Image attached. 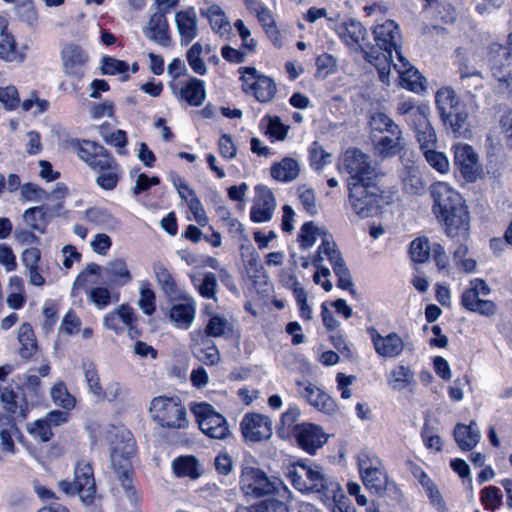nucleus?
Instances as JSON below:
<instances>
[{"label":"nucleus","mask_w":512,"mask_h":512,"mask_svg":"<svg viewBox=\"0 0 512 512\" xmlns=\"http://www.w3.org/2000/svg\"><path fill=\"white\" fill-rule=\"evenodd\" d=\"M423 155L428 164L439 173H447L450 168L449 160L444 153L429 148L423 151Z\"/></svg>","instance_id":"50"},{"label":"nucleus","mask_w":512,"mask_h":512,"mask_svg":"<svg viewBox=\"0 0 512 512\" xmlns=\"http://www.w3.org/2000/svg\"><path fill=\"white\" fill-rule=\"evenodd\" d=\"M18 340L20 356L25 359L31 358L37 350V342L30 324L24 323L19 327Z\"/></svg>","instance_id":"43"},{"label":"nucleus","mask_w":512,"mask_h":512,"mask_svg":"<svg viewBox=\"0 0 512 512\" xmlns=\"http://www.w3.org/2000/svg\"><path fill=\"white\" fill-rule=\"evenodd\" d=\"M180 100L191 106H200L206 99V91L202 80L192 78L188 80L179 91Z\"/></svg>","instance_id":"37"},{"label":"nucleus","mask_w":512,"mask_h":512,"mask_svg":"<svg viewBox=\"0 0 512 512\" xmlns=\"http://www.w3.org/2000/svg\"><path fill=\"white\" fill-rule=\"evenodd\" d=\"M58 487L68 495L78 494L86 504L92 503L96 486L91 464L84 460L78 461L74 470V480L72 482L62 480L58 483Z\"/></svg>","instance_id":"10"},{"label":"nucleus","mask_w":512,"mask_h":512,"mask_svg":"<svg viewBox=\"0 0 512 512\" xmlns=\"http://www.w3.org/2000/svg\"><path fill=\"white\" fill-rule=\"evenodd\" d=\"M230 228L229 231L231 234H239V246L240 250H243L246 246L247 250V259L246 263H244L246 269L248 272L255 269L258 265V254L255 252V249L253 248L251 242L249 239L242 235L243 234V226L241 223H239L237 220H231L229 223Z\"/></svg>","instance_id":"40"},{"label":"nucleus","mask_w":512,"mask_h":512,"mask_svg":"<svg viewBox=\"0 0 512 512\" xmlns=\"http://www.w3.org/2000/svg\"><path fill=\"white\" fill-rule=\"evenodd\" d=\"M297 392L309 405L326 414L337 410L335 401L324 390L309 381L297 380Z\"/></svg>","instance_id":"19"},{"label":"nucleus","mask_w":512,"mask_h":512,"mask_svg":"<svg viewBox=\"0 0 512 512\" xmlns=\"http://www.w3.org/2000/svg\"><path fill=\"white\" fill-rule=\"evenodd\" d=\"M196 304L193 298L183 296L174 303L169 312V318L174 325L181 329H188L195 320Z\"/></svg>","instance_id":"27"},{"label":"nucleus","mask_w":512,"mask_h":512,"mask_svg":"<svg viewBox=\"0 0 512 512\" xmlns=\"http://www.w3.org/2000/svg\"><path fill=\"white\" fill-rule=\"evenodd\" d=\"M454 162L467 181H474L479 172V158L474 149L459 143L453 146Z\"/></svg>","instance_id":"22"},{"label":"nucleus","mask_w":512,"mask_h":512,"mask_svg":"<svg viewBox=\"0 0 512 512\" xmlns=\"http://www.w3.org/2000/svg\"><path fill=\"white\" fill-rule=\"evenodd\" d=\"M4 423L5 425L0 429V449L3 453L14 454L16 448L13 437L16 436L19 431L11 420Z\"/></svg>","instance_id":"47"},{"label":"nucleus","mask_w":512,"mask_h":512,"mask_svg":"<svg viewBox=\"0 0 512 512\" xmlns=\"http://www.w3.org/2000/svg\"><path fill=\"white\" fill-rule=\"evenodd\" d=\"M238 72L243 90L252 91L259 102L267 103L275 97L277 86L272 78L260 74L254 67H240Z\"/></svg>","instance_id":"12"},{"label":"nucleus","mask_w":512,"mask_h":512,"mask_svg":"<svg viewBox=\"0 0 512 512\" xmlns=\"http://www.w3.org/2000/svg\"><path fill=\"white\" fill-rule=\"evenodd\" d=\"M318 239L321 240V245L313 259L314 266H320V263L324 260V256L329 258V253L325 249L326 243L328 242L330 244L335 242L324 227L315 225L313 222H307L302 225L298 235V240L302 249L311 248Z\"/></svg>","instance_id":"16"},{"label":"nucleus","mask_w":512,"mask_h":512,"mask_svg":"<svg viewBox=\"0 0 512 512\" xmlns=\"http://www.w3.org/2000/svg\"><path fill=\"white\" fill-rule=\"evenodd\" d=\"M173 472L177 477H189L192 480L202 475V469L194 456H180L172 462Z\"/></svg>","instance_id":"38"},{"label":"nucleus","mask_w":512,"mask_h":512,"mask_svg":"<svg viewBox=\"0 0 512 512\" xmlns=\"http://www.w3.org/2000/svg\"><path fill=\"white\" fill-rule=\"evenodd\" d=\"M60 56L63 71L67 76L76 79L84 76L89 54L81 45L74 42L65 43L61 48Z\"/></svg>","instance_id":"17"},{"label":"nucleus","mask_w":512,"mask_h":512,"mask_svg":"<svg viewBox=\"0 0 512 512\" xmlns=\"http://www.w3.org/2000/svg\"><path fill=\"white\" fill-rule=\"evenodd\" d=\"M432 247L429 241L425 237H419L414 239L409 248L411 259L417 263H424L431 255Z\"/></svg>","instance_id":"46"},{"label":"nucleus","mask_w":512,"mask_h":512,"mask_svg":"<svg viewBox=\"0 0 512 512\" xmlns=\"http://www.w3.org/2000/svg\"><path fill=\"white\" fill-rule=\"evenodd\" d=\"M190 410L195 415L200 429L210 438H224V417L208 403H191Z\"/></svg>","instance_id":"15"},{"label":"nucleus","mask_w":512,"mask_h":512,"mask_svg":"<svg viewBox=\"0 0 512 512\" xmlns=\"http://www.w3.org/2000/svg\"><path fill=\"white\" fill-rule=\"evenodd\" d=\"M16 56L15 39L6 27L0 33V58L6 61H13L16 59Z\"/></svg>","instance_id":"51"},{"label":"nucleus","mask_w":512,"mask_h":512,"mask_svg":"<svg viewBox=\"0 0 512 512\" xmlns=\"http://www.w3.org/2000/svg\"><path fill=\"white\" fill-rule=\"evenodd\" d=\"M0 103L7 110H13L20 104L17 89L14 86L0 88Z\"/></svg>","instance_id":"64"},{"label":"nucleus","mask_w":512,"mask_h":512,"mask_svg":"<svg viewBox=\"0 0 512 512\" xmlns=\"http://www.w3.org/2000/svg\"><path fill=\"white\" fill-rule=\"evenodd\" d=\"M139 308L147 315H152L155 311V294L148 287L142 285L140 288V298L138 300Z\"/></svg>","instance_id":"61"},{"label":"nucleus","mask_w":512,"mask_h":512,"mask_svg":"<svg viewBox=\"0 0 512 512\" xmlns=\"http://www.w3.org/2000/svg\"><path fill=\"white\" fill-rule=\"evenodd\" d=\"M203 52L202 45L197 42L191 46V48L187 51V61L191 69L199 75H204L206 73V65L201 58Z\"/></svg>","instance_id":"53"},{"label":"nucleus","mask_w":512,"mask_h":512,"mask_svg":"<svg viewBox=\"0 0 512 512\" xmlns=\"http://www.w3.org/2000/svg\"><path fill=\"white\" fill-rule=\"evenodd\" d=\"M336 32L341 40L351 49L355 51L361 50L364 53L367 52L365 50L367 30L359 21L351 19L340 23L336 28Z\"/></svg>","instance_id":"25"},{"label":"nucleus","mask_w":512,"mask_h":512,"mask_svg":"<svg viewBox=\"0 0 512 512\" xmlns=\"http://www.w3.org/2000/svg\"><path fill=\"white\" fill-rule=\"evenodd\" d=\"M271 176L281 182H290L296 179L300 173V167L293 158H283L280 162L275 163L271 169Z\"/></svg>","instance_id":"39"},{"label":"nucleus","mask_w":512,"mask_h":512,"mask_svg":"<svg viewBox=\"0 0 512 512\" xmlns=\"http://www.w3.org/2000/svg\"><path fill=\"white\" fill-rule=\"evenodd\" d=\"M257 19L269 38L277 45L279 42V31L272 12L267 8L265 11L260 12Z\"/></svg>","instance_id":"54"},{"label":"nucleus","mask_w":512,"mask_h":512,"mask_svg":"<svg viewBox=\"0 0 512 512\" xmlns=\"http://www.w3.org/2000/svg\"><path fill=\"white\" fill-rule=\"evenodd\" d=\"M362 481L367 489L375 494H382L388 485V476L383 463L378 458L364 455L358 460Z\"/></svg>","instance_id":"13"},{"label":"nucleus","mask_w":512,"mask_h":512,"mask_svg":"<svg viewBox=\"0 0 512 512\" xmlns=\"http://www.w3.org/2000/svg\"><path fill=\"white\" fill-rule=\"evenodd\" d=\"M0 399L8 412L16 414L22 419L27 417L29 411L28 404L23 399L18 401V396L12 389L8 387L2 388L0 390Z\"/></svg>","instance_id":"41"},{"label":"nucleus","mask_w":512,"mask_h":512,"mask_svg":"<svg viewBox=\"0 0 512 512\" xmlns=\"http://www.w3.org/2000/svg\"><path fill=\"white\" fill-rule=\"evenodd\" d=\"M22 197L31 202H44L50 200L49 192L34 183H25L21 186Z\"/></svg>","instance_id":"55"},{"label":"nucleus","mask_w":512,"mask_h":512,"mask_svg":"<svg viewBox=\"0 0 512 512\" xmlns=\"http://www.w3.org/2000/svg\"><path fill=\"white\" fill-rule=\"evenodd\" d=\"M322 498L331 512H356L338 482L330 483L326 487L325 495Z\"/></svg>","instance_id":"33"},{"label":"nucleus","mask_w":512,"mask_h":512,"mask_svg":"<svg viewBox=\"0 0 512 512\" xmlns=\"http://www.w3.org/2000/svg\"><path fill=\"white\" fill-rule=\"evenodd\" d=\"M134 443L128 439L121 445H116L111 453V461L116 469L122 487L129 492L132 490L131 457L134 454Z\"/></svg>","instance_id":"18"},{"label":"nucleus","mask_w":512,"mask_h":512,"mask_svg":"<svg viewBox=\"0 0 512 512\" xmlns=\"http://www.w3.org/2000/svg\"><path fill=\"white\" fill-rule=\"evenodd\" d=\"M293 437L298 445L310 454L315 453L328 440V435L320 426L308 422L300 423Z\"/></svg>","instance_id":"21"},{"label":"nucleus","mask_w":512,"mask_h":512,"mask_svg":"<svg viewBox=\"0 0 512 512\" xmlns=\"http://www.w3.org/2000/svg\"><path fill=\"white\" fill-rule=\"evenodd\" d=\"M293 486L301 492H316L325 495L326 487L336 483L327 477L322 468L315 464L298 463L289 471Z\"/></svg>","instance_id":"8"},{"label":"nucleus","mask_w":512,"mask_h":512,"mask_svg":"<svg viewBox=\"0 0 512 512\" xmlns=\"http://www.w3.org/2000/svg\"><path fill=\"white\" fill-rule=\"evenodd\" d=\"M436 105L446 125L453 133H460L468 119V113L455 91L451 88H441L436 93Z\"/></svg>","instance_id":"9"},{"label":"nucleus","mask_w":512,"mask_h":512,"mask_svg":"<svg viewBox=\"0 0 512 512\" xmlns=\"http://www.w3.org/2000/svg\"><path fill=\"white\" fill-rule=\"evenodd\" d=\"M454 438L461 450L469 451L479 443L481 433L475 421H471L469 425L458 423L454 428Z\"/></svg>","instance_id":"35"},{"label":"nucleus","mask_w":512,"mask_h":512,"mask_svg":"<svg viewBox=\"0 0 512 512\" xmlns=\"http://www.w3.org/2000/svg\"><path fill=\"white\" fill-rule=\"evenodd\" d=\"M375 153L382 158H390L398 154L403 148L402 131L392 134L370 135Z\"/></svg>","instance_id":"29"},{"label":"nucleus","mask_w":512,"mask_h":512,"mask_svg":"<svg viewBox=\"0 0 512 512\" xmlns=\"http://www.w3.org/2000/svg\"><path fill=\"white\" fill-rule=\"evenodd\" d=\"M240 427L244 438L252 442L268 440L273 435L270 418L258 413L246 414Z\"/></svg>","instance_id":"20"},{"label":"nucleus","mask_w":512,"mask_h":512,"mask_svg":"<svg viewBox=\"0 0 512 512\" xmlns=\"http://www.w3.org/2000/svg\"><path fill=\"white\" fill-rule=\"evenodd\" d=\"M191 349L194 356L206 365H214L220 361V353L212 341L204 338L201 330L190 333Z\"/></svg>","instance_id":"26"},{"label":"nucleus","mask_w":512,"mask_h":512,"mask_svg":"<svg viewBox=\"0 0 512 512\" xmlns=\"http://www.w3.org/2000/svg\"><path fill=\"white\" fill-rule=\"evenodd\" d=\"M69 147L90 168L98 171L96 183L104 190H113L120 177V167L111 154L100 144L72 139Z\"/></svg>","instance_id":"2"},{"label":"nucleus","mask_w":512,"mask_h":512,"mask_svg":"<svg viewBox=\"0 0 512 512\" xmlns=\"http://www.w3.org/2000/svg\"><path fill=\"white\" fill-rule=\"evenodd\" d=\"M129 395V390L118 382H111L103 390V395L98 396L100 399H107L109 402L115 400H123Z\"/></svg>","instance_id":"63"},{"label":"nucleus","mask_w":512,"mask_h":512,"mask_svg":"<svg viewBox=\"0 0 512 512\" xmlns=\"http://www.w3.org/2000/svg\"><path fill=\"white\" fill-rule=\"evenodd\" d=\"M301 416V410L297 405H290L281 415L277 426V434L282 439H289L296 434L300 423H297Z\"/></svg>","instance_id":"36"},{"label":"nucleus","mask_w":512,"mask_h":512,"mask_svg":"<svg viewBox=\"0 0 512 512\" xmlns=\"http://www.w3.org/2000/svg\"><path fill=\"white\" fill-rule=\"evenodd\" d=\"M387 384L394 391L410 390L416 386L414 372L409 366L396 365L387 376Z\"/></svg>","instance_id":"34"},{"label":"nucleus","mask_w":512,"mask_h":512,"mask_svg":"<svg viewBox=\"0 0 512 512\" xmlns=\"http://www.w3.org/2000/svg\"><path fill=\"white\" fill-rule=\"evenodd\" d=\"M339 169L349 175L347 186L353 183L373 182L378 177L370 156L356 148L345 151L340 160Z\"/></svg>","instance_id":"6"},{"label":"nucleus","mask_w":512,"mask_h":512,"mask_svg":"<svg viewBox=\"0 0 512 512\" xmlns=\"http://www.w3.org/2000/svg\"><path fill=\"white\" fill-rule=\"evenodd\" d=\"M143 33L147 38L163 47H168L171 44L169 25L164 13L152 14L147 25L143 28Z\"/></svg>","instance_id":"30"},{"label":"nucleus","mask_w":512,"mask_h":512,"mask_svg":"<svg viewBox=\"0 0 512 512\" xmlns=\"http://www.w3.org/2000/svg\"><path fill=\"white\" fill-rule=\"evenodd\" d=\"M366 331L371 338L374 352L380 358L397 359L407 348L406 341L397 332L382 335L374 327H368Z\"/></svg>","instance_id":"14"},{"label":"nucleus","mask_w":512,"mask_h":512,"mask_svg":"<svg viewBox=\"0 0 512 512\" xmlns=\"http://www.w3.org/2000/svg\"><path fill=\"white\" fill-rule=\"evenodd\" d=\"M455 266L462 272L473 273L476 270V261L468 257V247L466 245H460L453 255Z\"/></svg>","instance_id":"49"},{"label":"nucleus","mask_w":512,"mask_h":512,"mask_svg":"<svg viewBox=\"0 0 512 512\" xmlns=\"http://www.w3.org/2000/svg\"><path fill=\"white\" fill-rule=\"evenodd\" d=\"M481 501L487 509L494 511L502 502L500 490L495 486L485 487L481 491Z\"/></svg>","instance_id":"59"},{"label":"nucleus","mask_w":512,"mask_h":512,"mask_svg":"<svg viewBox=\"0 0 512 512\" xmlns=\"http://www.w3.org/2000/svg\"><path fill=\"white\" fill-rule=\"evenodd\" d=\"M153 271L164 293L173 295L176 292V283L166 267L162 263L157 262L153 265Z\"/></svg>","instance_id":"48"},{"label":"nucleus","mask_w":512,"mask_h":512,"mask_svg":"<svg viewBox=\"0 0 512 512\" xmlns=\"http://www.w3.org/2000/svg\"><path fill=\"white\" fill-rule=\"evenodd\" d=\"M51 397L56 405L61 406L65 410H72L75 407L76 400L68 392L64 383L55 384L51 389Z\"/></svg>","instance_id":"45"},{"label":"nucleus","mask_w":512,"mask_h":512,"mask_svg":"<svg viewBox=\"0 0 512 512\" xmlns=\"http://www.w3.org/2000/svg\"><path fill=\"white\" fill-rule=\"evenodd\" d=\"M105 274L111 283L122 286L131 281L132 276L123 259H115L104 267Z\"/></svg>","instance_id":"42"},{"label":"nucleus","mask_w":512,"mask_h":512,"mask_svg":"<svg viewBox=\"0 0 512 512\" xmlns=\"http://www.w3.org/2000/svg\"><path fill=\"white\" fill-rule=\"evenodd\" d=\"M84 377L89 387V391L94 394L97 398L103 395V389L100 384L99 375L95 366L91 363L84 364Z\"/></svg>","instance_id":"57"},{"label":"nucleus","mask_w":512,"mask_h":512,"mask_svg":"<svg viewBox=\"0 0 512 512\" xmlns=\"http://www.w3.org/2000/svg\"><path fill=\"white\" fill-rule=\"evenodd\" d=\"M326 251L329 253L327 258L332 265L334 273L338 277V287L342 289H350L351 294L355 291L352 289V280L348 268L346 267L344 260L341 257L339 250L335 243H326Z\"/></svg>","instance_id":"32"},{"label":"nucleus","mask_w":512,"mask_h":512,"mask_svg":"<svg viewBox=\"0 0 512 512\" xmlns=\"http://www.w3.org/2000/svg\"><path fill=\"white\" fill-rule=\"evenodd\" d=\"M128 69L129 66L125 61L118 60L113 57H104L102 59V66L101 71L103 74L106 75H116V74H122V80L128 79Z\"/></svg>","instance_id":"52"},{"label":"nucleus","mask_w":512,"mask_h":512,"mask_svg":"<svg viewBox=\"0 0 512 512\" xmlns=\"http://www.w3.org/2000/svg\"><path fill=\"white\" fill-rule=\"evenodd\" d=\"M256 196L251 208L250 217L253 222L263 223L272 219L276 201L272 191L262 185L255 188Z\"/></svg>","instance_id":"23"},{"label":"nucleus","mask_w":512,"mask_h":512,"mask_svg":"<svg viewBox=\"0 0 512 512\" xmlns=\"http://www.w3.org/2000/svg\"><path fill=\"white\" fill-rule=\"evenodd\" d=\"M370 135H385L401 130L399 126L385 113H373L369 121Z\"/></svg>","instance_id":"44"},{"label":"nucleus","mask_w":512,"mask_h":512,"mask_svg":"<svg viewBox=\"0 0 512 512\" xmlns=\"http://www.w3.org/2000/svg\"><path fill=\"white\" fill-rule=\"evenodd\" d=\"M288 499H271L262 501L257 505L251 506L250 512H288L284 501Z\"/></svg>","instance_id":"62"},{"label":"nucleus","mask_w":512,"mask_h":512,"mask_svg":"<svg viewBox=\"0 0 512 512\" xmlns=\"http://www.w3.org/2000/svg\"><path fill=\"white\" fill-rule=\"evenodd\" d=\"M153 422L164 429L179 430L188 427L187 411L178 397L156 396L149 405Z\"/></svg>","instance_id":"4"},{"label":"nucleus","mask_w":512,"mask_h":512,"mask_svg":"<svg viewBox=\"0 0 512 512\" xmlns=\"http://www.w3.org/2000/svg\"><path fill=\"white\" fill-rule=\"evenodd\" d=\"M243 490L246 494L260 497L275 495L280 499H289L291 492L278 477H268L258 468L246 467L242 474Z\"/></svg>","instance_id":"5"},{"label":"nucleus","mask_w":512,"mask_h":512,"mask_svg":"<svg viewBox=\"0 0 512 512\" xmlns=\"http://www.w3.org/2000/svg\"><path fill=\"white\" fill-rule=\"evenodd\" d=\"M490 293L491 288L486 281L479 278L473 279L469 282V287L466 288L461 295V304L470 312L491 317L496 313V304L491 300H484L480 298V296L485 297Z\"/></svg>","instance_id":"11"},{"label":"nucleus","mask_w":512,"mask_h":512,"mask_svg":"<svg viewBox=\"0 0 512 512\" xmlns=\"http://www.w3.org/2000/svg\"><path fill=\"white\" fill-rule=\"evenodd\" d=\"M27 431L33 438L41 442H48L53 436L52 429L43 418L30 424Z\"/></svg>","instance_id":"58"},{"label":"nucleus","mask_w":512,"mask_h":512,"mask_svg":"<svg viewBox=\"0 0 512 512\" xmlns=\"http://www.w3.org/2000/svg\"><path fill=\"white\" fill-rule=\"evenodd\" d=\"M398 62H391L394 70L398 73L400 85L413 92H421L425 90L423 77L402 55L401 51H396Z\"/></svg>","instance_id":"24"},{"label":"nucleus","mask_w":512,"mask_h":512,"mask_svg":"<svg viewBox=\"0 0 512 512\" xmlns=\"http://www.w3.org/2000/svg\"><path fill=\"white\" fill-rule=\"evenodd\" d=\"M381 189L373 182L349 184L348 201L352 210L361 218L376 215L382 199Z\"/></svg>","instance_id":"7"},{"label":"nucleus","mask_w":512,"mask_h":512,"mask_svg":"<svg viewBox=\"0 0 512 512\" xmlns=\"http://www.w3.org/2000/svg\"><path fill=\"white\" fill-rule=\"evenodd\" d=\"M433 199L432 211L443 221L450 237L466 238L469 231V212L460 193L446 182H436L430 186Z\"/></svg>","instance_id":"1"},{"label":"nucleus","mask_w":512,"mask_h":512,"mask_svg":"<svg viewBox=\"0 0 512 512\" xmlns=\"http://www.w3.org/2000/svg\"><path fill=\"white\" fill-rule=\"evenodd\" d=\"M100 133L108 144L119 148L120 154L125 153L124 149L127 145V137L125 131L118 129L108 134L106 133V128L102 127L100 129Z\"/></svg>","instance_id":"60"},{"label":"nucleus","mask_w":512,"mask_h":512,"mask_svg":"<svg viewBox=\"0 0 512 512\" xmlns=\"http://www.w3.org/2000/svg\"><path fill=\"white\" fill-rule=\"evenodd\" d=\"M399 177L406 194L420 196L425 193L427 185L417 166L405 165Z\"/></svg>","instance_id":"31"},{"label":"nucleus","mask_w":512,"mask_h":512,"mask_svg":"<svg viewBox=\"0 0 512 512\" xmlns=\"http://www.w3.org/2000/svg\"><path fill=\"white\" fill-rule=\"evenodd\" d=\"M175 24L181 44L188 45L197 37L198 18L194 8H187L176 12Z\"/></svg>","instance_id":"28"},{"label":"nucleus","mask_w":512,"mask_h":512,"mask_svg":"<svg viewBox=\"0 0 512 512\" xmlns=\"http://www.w3.org/2000/svg\"><path fill=\"white\" fill-rule=\"evenodd\" d=\"M192 281L195 286L198 285V290L203 297L215 298L217 280L213 273L206 274L202 280H200L196 276H192Z\"/></svg>","instance_id":"56"},{"label":"nucleus","mask_w":512,"mask_h":512,"mask_svg":"<svg viewBox=\"0 0 512 512\" xmlns=\"http://www.w3.org/2000/svg\"><path fill=\"white\" fill-rule=\"evenodd\" d=\"M373 34L376 44L382 52H365L364 57L376 67L380 80L389 85L391 62L394 59L393 52L400 51L398 46L400 40L399 28L394 21L387 20L385 23L377 25Z\"/></svg>","instance_id":"3"}]
</instances>
